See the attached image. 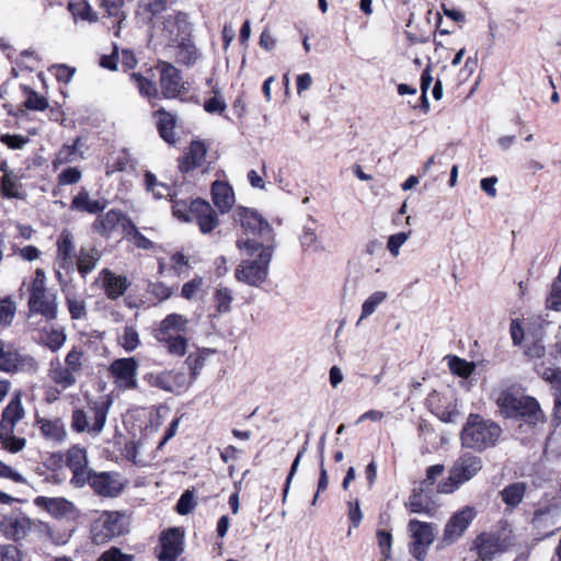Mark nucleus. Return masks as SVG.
Instances as JSON below:
<instances>
[{
  "instance_id": "1",
  "label": "nucleus",
  "mask_w": 561,
  "mask_h": 561,
  "mask_svg": "<svg viewBox=\"0 0 561 561\" xmlns=\"http://www.w3.org/2000/svg\"><path fill=\"white\" fill-rule=\"evenodd\" d=\"M237 247L244 250L249 257L242 260L236 268V278L249 286L259 287L268 275L273 255L272 244L259 243L256 239H240L237 241Z\"/></svg>"
},
{
  "instance_id": "2",
  "label": "nucleus",
  "mask_w": 561,
  "mask_h": 561,
  "mask_svg": "<svg viewBox=\"0 0 561 561\" xmlns=\"http://www.w3.org/2000/svg\"><path fill=\"white\" fill-rule=\"evenodd\" d=\"M495 401L501 415L505 417L518 419L531 426L545 422V414L538 401L533 397L503 390Z\"/></svg>"
},
{
  "instance_id": "3",
  "label": "nucleus",
  "mask_w": 561,
  "mask_h": 561,
  "mask_svg": "<svg viewBox=\"0 0 561 561\" xmlns=\"http://www.w3.org/2000/svg\"><path fill=\"white\" fill-rule=\"evenodd\" d=\"M502 432L501 426L494 421L483 419L479 414H469L461 430L460 439L463 447L483 451L496 445Z\"/></svg>"
},
{
  "instance_id": "4",
  "label": "nucleus",
  "mask_w": 561,
  "mask_h": 561,
  "mask_svg": "<svg viewBox=\"0 0 561 561\" xmlns=\"http://www.w3.org/2000/svg\"><path fill=\"white\" fill-rule=\"evenodd\" d=\"M21 392H15L9 404L3 409L0 421V444L10 453L21 451L26 444L25 438L14 435L15 425L25 417Z\"/></svg>"
},
{
  "instance_id": "5",
  "label": "nucleus",
  "mask_w": 561,
  "mask_h": 561,
  "mask_svg": "<svg viewBox=\"0 0 561 561\" xmlns=\"http://www.w3.org/2000/svg\"><path fill=\"white\" fill-rule=\"evenodd\" d=\"M28 312L41 314L46 321L57 318V297L46 287V275L42 268H37L35 277L30 285Z\"/></svg>"
},
{
  "instance_id": "6",
  "label": "nucleus",
  "mask_w": 561,
  "mask_h": 561,
  "mask_svg": "<svg viewBox=\"0 0 561 561\" xmlns=\"http://www.w3.org/2000/svg\"><path fill=\"white\" fill-rule=\"evenodd\" d=\"M83 356L81 348L72 347L64 360L59 357L51 359L48 368L49 379L62 390L73 387L83 369Z\"/></svg>"
},
{
  "instance_id": "7",
  "label": "nucleus",
  "mask_w": 561,
  "mask_h": 561,
  "mask_svg": "<svg viewBox=\"0 0 561 561\" xmlns=\"http://www.w3.org/2000/svg\"><path fill=\"white\" fill-rule=\"evenodd\" d=\"M483 461L481 457L466 453L461 455L449 470L448 479L437 485V492L450 494L458 490L463 483L474 478L482 469Z\"/></svg>"
},
{
  "instance_id": "8",
  "label": "nucleus",
  "mask_w": 561,
  "mask_h": 561,
  "mask_svg": "<svg viewBox=\"0 0 561 561\" xmlns=\"http://www.w3.org/2000/svg\"><path fill=\"white\" fill-rule=\"evenodd\" d=\"M128 531L126 517L118 512H104L94 520L91 528L92 541L104 545Z\"/></svg>"
},
{
  "instance_id": "9",
  "label": "nucleus",
  "mask_w": 561,
  "mask_h": 561,
  "mask_svg": "<svg viewBox=\"0 0 561 561\" xmlns=\"http://www.w3.org/2000/svg\"><path fill=\"white\" fill-rule=\"evenodd\" d=\"M108 407L104 404H94L89 412L76 409L71 415V428L75 432H88L93 436L102 433L106 419Z\"/></svg>"
},
{
  "instance_id": "10",
  "label": "nucleus",
  "mask_w": 561,
  "mask_h": 561,
  "mask_svg": "<svg viewBox=\"0 0 561 561\" xmlns=\"http://www.w3.org/2000/svg\"><path fill=\"white\" fill-rule=\"evenodd\" d=\"M233 218L241 225L247 233L259 237L256 241L263 244H272L274 236L270 224L263 219L256 211L239 207L233 213Z\"/></svg>"
},
{
  "instance_id": "11",
  "label": "nucleus",
  "mask_w": 561,
  "mask_h": 561,
  "mask_svg": "<svg viewBox=\"0 0 561 561\" xmlns=\"http://www.w3.org/2000/svg\"><path fill=\"white\" fill-rule=\"evenodd\" d=\"M139 364L134 357H124L113 360L108 367V373L113 378L116 388L121 390H134L138 386Z\"/></svg>"
},
{
  "instance_id": "12",
  "label": "nucleus",
  "mask_w": 561,
  "mask_h": 561,
  "mask_svg": "<svg viewBox=\"0 0 561 561\" xmlns=\"http://www.w3.org/2000/svg\"><path fill=\"white\" fill-rule=\"evenodd\" d=\"M476 515L477 511L473 506H465L453 514L445 525L440 543L449 546L457 541L468 529Z\"/></svg>"
},
{
  "instance_id": "13",
  "label": "nucleus",
  "mask_w": 561,
  "mask_h": 561,
  "mask_svg": "<svg viewBox=\"0 0 561 561\" xmlns=\"http://www.w3.org/2000/svg\"><path fill=\"white\" fill-rule=\"evenodd\" d=\"M409 531L412 537L410 552L417 560L424 559L426 548L433 542L435 537L433 525L417 519H411L409 523Z\"/></svg>"
},
{
  "instance_id": "14",
  "label": "nucleus",
  "mask_w": 561,
  "mask_h": 561,
  "mask_svg": "<svg viewBox=\"0 0 561 561\" xmlns=\"http://www.w3.org/2000/svg\"><path fill=\"white\" fill-rule=\"evenodd\" d=\"M38 368L37 362L34 357L27 354H22L11 346H5L0 355V370L7 373H36Z\"/></svg>"
},
{
  "instance_id": "15",
  "label": "nucleus",
  "mask_w": 561,
  "mask_h": 561,
  "mask_svg": "<svg viewBox=\"0 0 561 561\" xmlns=\"http://www.w3.org/2000/svg\"><path fill=\"white\" fill-rule=\"evenodd\" d=\"M157 70L160 73V90L165 99L176 98L184 91V83L180 70L176 67L170 62L160 61L157 65Z\"/></svg>"
},
{
  "instance_id": "16",
  "label": "nucleus",
  "mask_w": 561,
  "mask_h": 561,
  "mask_svg": "<svg viewBox=\"0 0 561 561\" xmlns=\"http://www.w3.org/2000/svg\"><path fill=\"white\" fill-rule=\"evenodd\" d=\"M131 222L133 220L121 210L111 209L96 217L92 224V230L102 237L110 238L112 232L118 227L125 233Z\"/></svg>"
},
{
  "instance_id": "17",
  "label": "nucleus",
  "mask_w": 561,
  "mask_h": 561,
  "mask_svg": "<svg viewBox=\"0 0 561 561\" xmlns=\"http://www.w3.org/2000/svg\"><path fill=\"white\" fill-rule=\"evenodd\" d=\"M0 530L5 538L19 542L33 531V519L22 514L10 515L0 523Z\"/></svg>"
},
{
  "instance_id": "18",
  "label": "nucleus",
  "mask_w": 561,
  "mask_h": 561,
  "mask_svg": "<svg viewBox=\"0 0 561 561\" xmlns=\"http://www.w3.org/2000/svg\"><path fill=\"white\" fill-rule=\"evenodd\" d=\"M106 297L116 300L129 288L130 282L125 275H117L108 268H103L96 278Z\"/></svg>"
},
{
  "instance_id": "19",
  "label": "nucleus",
  "mask_w": 561,
  "mask_h": 561,
  "mask_svg": "<svg viewBox=\"0 0 561 561\" xmlns=\"http://www.w3.org/2000/svg\"><path fill=\"white\" fill-rule=\"evenodd\" d=\"M184 533L180 528H170L160 537V561H175L183 552Z\"/></svg>"
},
{
  "instance_id": "20",
  "label": "nucleus",
  "mask_w": 561,
  "mask_h": 561,
  "mask_svg": "<svg viewBox=\"0 0 561 561\" xmlns=\"http://www.w3.org/2000/svg\"><path fill=\"white\" fill-rule=\"evenodd\" d=\"M192 220H196L203 233L213 231L218 225V217L211 205L203 199H194L190 203Z\"/></svg>"
},
{
  "instance_id": "21",
  "label": "nucleus",
  "mask_w": 561,
  "mask_h": 561,
  "mask_svg": "<svg viewBox=\"0 0 561 561\" xmlns=\"http://www.w3.org/2000/svg\"><path fill=\"white\" fill-rule=\"evenodd\" d=\"M188 319L179 313H170L160 321L158 328L153 330V337L157 341L165 340L172 336L183 335L186 331Z\"/></svg>"
},
{
  "instance_id": "22",
  "label": "nucleus",
  "mask_w": 561,
  "mask_h": 561,
  "mask_svg": "<svg viewBox=\"0 0 561 561\" xmlns=\"http://www.w3.org/2000/svg\"><path fill=\"white\" fill-rule=\"evenodd\" d=\"M145 379L151 387L167 392H175L185 386V375L176 370H163L157 374H148Z\"/></svg>"
},
{
  "instance_id": "23",
  "label": "nucleus",
  "mask_w": 561,
  "mask_h": 561,
  "mask_svg": "<svg viewBox=\"0 0 561 561\" xmlns=\"http://www.w3.org/2000/svg\"><path fill=\"white\" fill-rule=\"evenodd\" d=\"M91 488L102 496L115 497L123 490V482L117 473L94 472L91 478Z\"/></svg>"
},
{
  "instance_id": "24",
  "label": "nucleus",
  "mask_w": 561,
  "mask_h": 561,
  "mask_svg": "<svg viewBox=\"0 0 561 561\" xmlns=\"http://www.w3.org/2000/svg\"><path fill=\"white\" fill-rule=\"evenodd\" d=\"M559 517V508L556 505H547L535 512L531 523L542 537H549L553 535Z\"/></svg>"
},
{
  "instance_id": "25",
  "label": "nucleus",
  "mask_w": 561,
  "mask_h": 561,
  "mask_svg": "<svg viewBox=\"0 0 561 561\" xmlns=\"http://www.w3.org/2000/svg\"><path fill=\"white\" fill-rule=\"evenodd\" d=\"M35 425L42 436L54 445L64 443L67 437L65 423L60 419L37 417Z\"/></svg>"
},
{
  "instance_id": "26",
  "label": "nucleus",
  "mask_w": 561,
  "mask_h": 561,
  "mask_svg": "<svg viewBox=\"0 0 561 561\" xmlns=\"http://www.w3.org/2000/svg\"><path fill=\"white\" fill-rule=\"evenodd\" d=\"M536 371L543 380L549 382L554 390V416L561 420V369L541 363L536 366Z\"/></svg>"
},
{
  "instance_id": "27",
  "label": "nucleus",
  "mask_w": 561,
  "mask_h": 561,
  "mask_svg": "<svg viewBox=\"0 0 561 561\" xmlns=\"http://www.w3.org/2000/svg\"><path fill=\"white\" fill-rule=\"evenodd\" d=\"M37 507L44 508L54 518L60 519L73 512V504L64 497L37 496L34 499Z\"/></svg>"
},
{
  "instance_id": "28",
  "label": "nucleus",
  "mask_w": 561,
  "mask_h": 561,
  "mask_svg": "<svg viewBox=\"0 0 561 561\" xmlns=\"http://www.w3.org/2000/svg\"><path fill=\"white\" fill-rule=\"evenodd\" d=\"M107 206L106 199H92L85 187H81L77 195L73 196L70 208L75 211H85L89 214H99Z\"/></svg>"
},
{
  "instance_id": "29",
  "label": "nucleus",
  "mask_w": 561,
  "mask_h": 561,
  "mask_svg": "<svg viewBox=\"0 0 561 561\" xmlns=\"http://www.w3.org/2000/svg\"><path fill=\"white\" fill-rule=\"evenodd\" d=\"M73 234L71 231L64 229L57 240V256L60 267L70 270L73 267Z\"/></svg>"
},
{
  "instance_id": "30",
  "label": "nucleus",
  "mask_w": 561,
  "mask_h": 561,
  "mask_svg": "<svg viewBox=\"0 0 561 561\" xmlns=\"http://www.w3.org/2000/svg\"><path fill=\"white\" fill-rule=\"evenodd\" d=\"M211 197L220 213H228L234 204V193L232 187L220 181H215L211 185Z\"/></svg>"
},
{
  "instance_id": "31",
  "label": "nucleus",
  "mask_w": 561,
  "mask_h": 561,
  "mask_svg": "<svg viewBox=\"0 0 561 561\" xmlns=\"http://www.w3.org/2000/svg\"><path fill=\"white\" fill-rule=\"evenodd\" d=\"M206 147L201 141H193L185 154L180 159L179 168L182 172H190L201 167L206 157Z\"/></svg>"
},
{
  "instance_id": "32",
  "label": "nucleus",
  "mask_w": 561,
  "mask_h": 561,
  "mask_svg": "<svg viewBox=\"0 0 561 561\" xmlns=\"http://www.w3.org/2000/svg\"><path fill=\"white\" fill-rule=\"evenodd\" d=\"M101 252L96 248H81L77 255L78 272L82 277L90 274L101 260Z\"/></svg>"
},
{
  "instance_id": "33",
  "label": "nucleus",
  "mask_w": 561,
  "mask_h": 561,
  "mask_svg": "<svg viewBox=\"0 0 561 561\" xmlns=\"http://www.w3.org/2000/svg\"><path fill=\"white\" fill-rule=\"evenodd\" d=\"M525 492L526 484L523 482H516L505 486L501 492V497L506 506L513 510L523 501Z\"/></svg>"
},
{
  "instance_id": "34",
  "label": "nucleus",
  "mask_w": 561,
  "mask_h": 561,
  "mask_svg": "<svg viewBox=\"0 0 561 561\" xmlns=\"http://www.w3.org/2000/svg\"><path fill=\"white\" fill-rule=\"evenodd\" d=\"M131 164V159L128 150L123 149L117 152H113L107 162H106V171L105 174L111 176L114 173L123 172L127 170Z\"/></svg>"
},
{
  "instance_id": "35",
  "label": "nucleus",
  "mask_w": 561,
  "mask_h": 561,
  "mask_svg": "<svg viewBox=\"0 0 561 561\" xmlns=\"http://www.w3.org/2000/svg\"><path fill=\"white\" fill-rule=\"evenodd\" d=\"M69 10L75 16L81 21L95 23L99 20V14L95 12L87 0H76L69 3Z\"/></svg>"
},
{
  "instance_id": "36",
  "label": "nucleus",
  "mask_w": 561,
  "mask_h": 561,
  "mask_svg": "<svg viewBox=\"0 0 561 561\" xmlns=\"http://www.w3.org/2000/svg\"><path fill=\"white\" fill-rule=\"evenodd\" d=\"M159 115L158 128L160 136L168 142H173L175 140V117L171 113H167L164 111H158Z\"/></svg>"
},
{
  "instance_id": "37",
  "label": "nucleus",
  "mask_w": 561,
  "mask_h": 561,
  "mask_svg": "<svg viewBox=\"0 0 561 561\" xmlns=\"http://www.w3.org/2000/svg\"><path fill=\"white\" fill-rule=\"evenodd\" d=\"M81 139L77 138L72 145H64L56 153L53 160V167L56 169L60 165L71 163L76 160Z\"/></svg>"
},
{
  "instance_id": "38",
  "label": "nucleus",
  "mask_w": 561,
  "mask_h": 561,
  "mask_svg": "<svg viewBox=\"0 0 561 561\" xmlns=\"http://www.w3.org/2000/svg\"><path fill=\"white\" fill-rule=\"evenodd\" d=\"M478 553L480 560L491 561V557L500 550L499 539L492 535L479 537Z\"/></svg>"
},
{
  "instance_id": "39",
  "label": "nucleus",
  "mask_w": 561,
  "mask_h": 561,
  "mask_svg": "<svg viewBox=\"0 0 561 561\" xmlns=\"http://www.w3.org/2000/svg\"><path fill=\"white\" fill-rule=\"evenodd\" d=\"M125 1L124 0H101L100 5L105 10L108 16H114L118 19V25L115 31V36H119L121 33V24L126 19V14L123 12Z\"/></svg>"
},
{
  "instance_id": "40",
  "label": "nucleus",
  "mask_w": 561,
  "mask_h": 561,
  "mask_svg": "<svg viewBox=\"0 0 561 561\" xmlns=\"http://www.w3.org/2000/svg\"><path fill=\"white\" fill-rule=\"evenodd\" d=\"M167 352L176 357H182L187 351V339L184 335L172 336L158 341Z\"/></svg>"
},
{
  "instance_id": "41",
  "label": "nucleus",
  "mask_w": 561,
  "mask_h": 561,
  "mask_svg": "<svg viewBox=\"0 0 561 561\" xmlns=\"http://www.w3.org/2000/svg\"><path fill=\"white\" fill-rule=\"evenodd\" d=\"M232 299V290L230 288L218 287L214 293V302L217 314L229 312Z\"/></svg>"
},
{
  "instance_id": "42",
  "label": "nucleus",
  "mask_w": 561,
  "mask_h": 561,
  "mask_svg": "<svg viewBox=\"0 0 561 561\" xmlns=\"http://www.w3.org/2000/svg\"><path fill=\"white\" fill-rule=\"evenodd\" d=\"M67 466L71 471L88 469L85 450L77 446L70 448L67 453Z\"/></svg>"
},
{
  "instance_id": "43",
  "label": "nucleus",
  "mask_w": 561,
  "mask_h": 561,
  "mask_svg": "<svg viewBox=\"0 0 561 561\" xmlns=\"http://www.w3.org/2000/svg\"><path fill=\"white\" fill-rule=\"evenodd\" d=\"M215 353V351L211 350H203L202 352L197 354H190L186 358L185 363L188 366V369L191 371L192 379H196L199 375L201 370L203 369L206 359L209 354Z\"/></svg>"
},
{
  "instance_id": "44",
  "label": "nucleus",
  "mask_w": 561,
  "mask_h": 561,
  "mask_svg": "<svg viewBox=\"0 0 561 561\" xmlns=\"http://www.w3.org/2000/svg\"><path fill=\"white\" fill-rule=\"evenodd\" d=\"M387 293L378 290L373 293L362 306V314L359 321L371 316L376 309L387 299Z\"/></svg>"
},
{
  "instance_id": "45",
  "label": "nucleus",
  "mask_w": 561,
  "mask_h": 561,
  "mask_svg": "<svg viewBox=\"0 0 561 561\" xmlns=\"http://www.w3.org/2000/svg\"><path fill=\"white\" fill-rule=\"evenodd\" d=\"M118 343L126 352L135 351L140 345L137 330L134 327L126 325L123 334L118 339Z\"/></svg>"
},
{
  "instance_id": "46",
  "label": "nucleus",
  "mask_w": 561,
  "mask_h": 561,
  "mask_svg": "<svg viewBox=\"0 0 561 561\" xmlns=\"http://www.w3.org/2000/svg\"><path fill=\"white\" fill-rule=\"evenodd\" d=\"M33 531L37 533L42 539L49 540L55 545H61L66 542V540L60 541L57 539L51 526L43 520L33 519Z\"/></svg>"
},
{
  "instance_id": "47",
  "label": "nucleus",
  "mask_w": 561,
  "mask_h": 561,
  "mask_svg": "<svg viewBox=\"0 0 561 561\" xmlns=\"http://www.w3.org/2000/svg\"><path fill=\"white\" fill-rule=\"evenodd\" d=\"M125 236L128 239L133 240L134 244L139 249H153V242L146 238L142 233H140L134 222L130 224V227H128L127 231L125 232Z\"/></svg>"
},
{
  "instance_id": "48",
  "label": "nucleus",
  "mask_w": 561,
  "mask_h": 561,
  "mask_svg": "<svg viewBox=\"0 0 561 561\" xmlns=\"http://www.w3.org/2000/svg\"><path fill=\"white\" fill-rule=\"evenodd\" d=\"M425 488L414 489L412 495L409 497L407 503L408 507L412 513H424L427 510L428 503L423 497Z\"/></svg>"
},
{
  "instance_id": "49",
  "label": "nucleus",
  "mask_w": 561,
  "mask_h": 561,
  "mask_svg": "<svg viewBox=\"0 0 561 561\" xmlns=\"http://www.w3.org/2000/svg\"><path fill=\"white\" fill-rule=\"evenodd\" d=\"M171 203L174 217L185 222L192 221L190 205H187L186 201L179 199L178 195H172Z\"/></svg>"
},
{
  "instance_id": "50",
  "label": "nucleus",
  "mask_w": 561,
  "mask_h": 561,
  "mask_svg": "<svg viewBox=\"0 0 561 561\" xmlns=\"http://www.w3.org/2000/svg\"><path fill=\"white\" fill-rule=\"evenodd\" d=\"M16 307L14 301L10 298H4L0 301V323L2 325H10L14 319Z\"/></svg>"
},
{
  "instance_id": "51",
  "label": "nucleus",
  "mask_w": 561,
  "mask_h": 561,
  "mask_svg": "<svg viewBox=\"0 0 561 561\" xmlns=\"http://www.w3.org/2000/svg\"><path fill=\"white\" fill-rule=\"evenodd\" d=\"M67 336L62 330L51 329L50 332L47 333L45 345L51 351H59L64 344L66 343Z\"/></svg>"
},
{
  "instance_id": "52",
  "label": "nucleus",
  "mask_w": 561,
  "mask_h": 561,
  "mask_svg": "<svg viewBox=\"0 0 561 561\" xmlns=\"http://www.w3.org/2000/svg\"><path fill=\"white\" fill-rule=\"evenodd\" d=\"M203 285L204 278L197 275L182 286L181 296L187 300H192L196 297Z\"/></svg>"
},
{
  "instance_id": "53",
  "label": "nucleus",
  "mask_w": 561,
  "mask_h": 561,
  "mask_svg": "<svg viewBox=\"0 0 561 561\" xmlns=\"http://www.w3.org/2000/svg\"><path fill=\"white\" fill-rule=\"evenodd\" d=\"M449 368L451 373L460 376V377H468L473 371V366L469 364L467 360L461 359L457 356H451L449 358Z\"/></svg>"
},
{
  "instance_id": "54",
  "label": "nucleus",
  "mask_w": 561,
  "mask_h": 561,
  "mask_svg": "<svg viewBox=\"0 0 561 561\" xmlns=\"http://www.w3.org/2000/svg\"><path fill=\"white\" fill-rule=\"evenodd\" d=\"M1 193L4 197H8V198L20 197L19 184H18L16 180L10 173H5L2 176Z\"/></svg>"
},
{
  "instance_id": "55",
  "label": "nucleus",
  "mask_w": 561,
  "mask_h": 561,
  "mask_svg": "<svg viewBox=\"0 0 561 561\" xmlns=\"http://www.w3.org/2000/svg\"><path fill=\"white\" fill-rule=\"evenodd\" d=\"M130 79L134 80V82L137 84L139 92L148 98L157 96L158 90L153 82L150 80H147L146 78H142L141 76L137 73H131Z\"/></svg>"
},
{
  "instance_id": "56",
  "label": "nucleus",
  "mask_w": 561,
  "mask_h": 561,
  "mask_svg": "<svg viewBox=\"0 0 561 561\" xmlns=\"http://www.w3.org/2000/svg\"><path fill=\"white\" fill-rule=\"evenodd\" d=\"M24 106L27 110L44 111L48 107V101L37 92L30 90L27 91V98L24 101Z\"/></svg>"
},
{
  "instance_id": "57",
  "label": "nucleus",
  "mask_w": 561,
  "mask_h": 561,
  "mask_svg": "<svg viewBox=\"0 0 561 561\" xmlns=\"http://www.w3.org/2000/svg\"><path fill=\"white\" fill-rule=\"evenodd\" d=\"M411 232H398L391 234L387 242V248L392 256L397 257L400 253V248L408 241Z\"/></svg>"
},
{
  "instance_id": "58",
  "label": "nucleus",
  "mask_w": 561,
  "mask_h": 561,
  "mask_svg": "<svg viewBox=\"0 0 561 561\" xmlns=\"http://www.w3.org/2000/svg\"><path fill=\"white\" fill-rule=\"evenodd\" d=\"M82 178V173L78 168L69 167L62 170L57 178L59 185H71L78 183Z\"/></svg>"
},
{
  "instance_id": "59",
  "label": "nucleus",
  "mask_w": 561,
  "mask_h": 561,
  "mask_svg": "<svg viewBox=\"0 0 561 561\" xmlns=\"http://www.w3.org/2000/svg\"><path fill=\"white\" fill-rule=\"evenodd\" d=\"M67 306L72 319H83L87 316L85 302L76 297H67Z\"/></svg>"
},
{
  "instance_id": "60",
  "label": "nucleus",
  "mask_w": 561,
  "mask_h": 561,
  "mask_svg": "<svg viewBox=\"0 0 561 561\" xmlns=\"http://www.w3.org/2000/svg\"><path fill=\"white\" fill-rule=\"evenodd\" d=\"M135 556L122 552L117 547L104 551L96 561H134Z\"/></svg>"
},
{
  "instance_id": "61",
  "label": "nucleus",
  "mask_w": 561,
  "mask_h": 561,
  "mask_svg": "<svg viewBox=\"0 0 561 561\" xmlns=\"http://www.w3.org/2000/svg\"><path fill=\"white\" fill-rule=\"evenodd\" d=\"M0 141L10 149L16 150L22 149L26 144H28L30 139L22 135L3 134L0 137Z\"/></svg>"
},
{
  "instance_id": "62",
  "label": "nucleus",
  "mask_w": 561,
  "mask_h": 561,
  "mask_svg": "<svg viewBox=\"0 0 561 561\" xmlns=\"http://www.w3.org/2000/svg\"><path fill=\"white\" fill-rule=\"evenodd\" d=\"M378 546L380 548L381 554L385 560L390 558L391 546H392V536L387 530H378L377 531Z\"/></svg>"
},
{
  "instance_id": "63",
  "label": "nucleus",
  "mask_w": 561,
  "mask_h": 561,
  "mask_svg": "<svg viewBox=\"0 0 561 561\" xmlns=\"http://www.w3.org/2000/svg\"><path fill=\"white\" fill-rule=\"evenodd\" d=\"M195 505L196 504L194 502L193 493L190 491H186L181 495V497L176 504V512L180 515H187L188 513H191L194 510Z\"/></svg>"
},
{
  "instance_id": "64",
  "label": "nucleus",
  "mask_w": 561,
  "mask_h": 561,
  "mask_svg": "<svg viewBox=\"0 0 561 561\" xmlns=\"http://www.w3.org/2000/svg\"><path fill=\"white\" fill-rule=\"evenodd\" d=\"M317 233L314 228L305 226L302 233L300 236V243L304 248H311L313 247L314 251H318L320 249V245L317 244Z\"/></svg>"
}]
</instances>
